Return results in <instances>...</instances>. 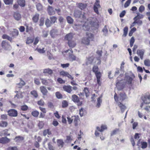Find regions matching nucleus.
Returning <instances> with one entry per match:
<instances>
[{
	"label": "nucleus",
	"mask_w": 150,
	"mask_h": 150,
	"mask_svg": "<svg viewBox=\"0 0 150 150\" xmlns=\"http://www.w3.org/2000/svg\"><path fill=\"white\" fill-rule=\"evenodd\" d=\"M8 115L9 116L15 117L18 115V112L17 110L14 109H11L8 111Z\"/></svg>",
	"instance_id": "1a4fd4ad"
},
{
	"label": "nucleus",
	"mask_w": 150,
	"mask_h": 150,
	"mask_svg": "<svg viewBox=\"0 0 150 150\" xmlns=\"http://www.w3.org/2000/svg\"><path fill=\"white\" fill-rule=\"evenodd\" d=\"M47 11L48 14L50 16L54 15L55 13L54 8L50 6H49L48 7Z\"/></svg>",
	"instance_id": "f8f14e48"
},
{
	"label": "nucleus",
	"mask_w": 150,
	"mask_h": 150,
	"mask_svg": "<svg viewBox=\"0 0 150 150\" xmlns=\"http://www.w3.org/2000/svg\"><path fill=\"white\" fill-rule=\"evenodd\" d=\"M10 141V139L6 137H2L0 139V143L3 144L8 143Z\"/></svg>",
	"instance_id": "2eb2a0df"
},
{
	"label": "nucleus",
	"mask_w": 150,
	"mask_h": 150,
	"mask_svg": "<svg viewBox=\"0 0 150 150\" xmlns=\"http://www.w3.org/2000/svg\"><path fill=\"white\" fill-rule=\"evenodd\" d=\"M143 102L145 104H149L150 103V95H146L142 99Z\"/></svg>",
	"instance_id": "4468645a"
},
{
	"label": "nucleus",
	"mask_w": 150,
	"mask_h": 150,
	"mask_svg": "<svg viewBox=\"0 0 150 150\" xmlns=\"http://www.w3.org/2000/svg\"><path fill=\"white\" fill-rule=\"evenodd\" d=\"M87 5L85 4L80 3L78 4V7L81 10H83L86 8Z\"/></svg>",
	"instance_id": "72a5a7b5"
},
{
	"label": "nucleus",
	"mask_w": 150,
	"mask_h": 150,
	"mask_svg": "<svg viewBox=\"0 0 150 150\" xmlns=\"http://www.w3.org/2000/svg\"><path fill=\"white\" fill-rule=\"evenodd\" d=\"M57 30L56 29H52L50 32V34L51 37L54 38L56 35H57Z\"/></svg>",
	"instance_id": "4be33fe9"
},
{
	"label": "nucleus",
	"mask_w": 150,
	"mask_h": 150,
	"mask_svg": "<svg viewBox=\"0 0 150 150\" xmlns=\"http://www.w3.org/2000/svg\"><path fill=\"white\" fill-rule=\"evenodd\" d=\"M8 129H5L3 131L0 132V136H9L10 134L8 133Z\"/></svg>",
	"instance_id": "5701e85b"
},
{
	"label": "nucleus",
	"mask_w": 150,
	"mask_h": 150,
	"mask_svg": "<svg viewBox=\"0 0 150 150\" xmlns=\"http://www.w3.org/2000/svg\"><path fill=\"white\" fill-rule=\"evenodd\" d=\"M13 1V0H4L5 4L7 5L12 4Z\"/></svg>",
	"instance_id": "4d7b16f0"
},
{
	"label": "nucleus",
	"mask_w": 150,
	"mask_h": 150,
	"mask_svg": "<svg viewBox=\"0 0 150 150\" xmlns=\"http://www.w3.org/2000/svg\"><path fill=\"white\" fill-rule=\"evenodd\" d=\"M128 31V28L127 26L125 27L124 29V34L123 35L125 37L126 36L127 34V32Z\"/></svg>",
	"instance_id": "bf43d9fd"
},
{
	"label": "nucleus",
	"mask_w": 150,
	"mask_h": 150,
	"mask_svg": "<svg viewBox=\"0 0 150 150\" xmlns=\"http://www.w3.org/2000/svg\"><path fill=\"white\" fill-rule=\"evenodd\" d=\"M50 21L52 24H54L57 22V18L55 16H52L50 17Z\"/></svg>",
	"instance_id": "4c0bfd02"
},
{
	"label": "nucleus",
	"mask_w": 150,
	"mask_h": 150,
	"mask_svg": "<svg viewBox=\"0 0 150 150\" xmlns=\"http://www.w3.org/2000/svg\"><path fill=\"white\" fill-rule=\"evenodd\" d=\"M74 34L70 33L66 35L64 37V40L68 41L72 40Z\"/></svg>",
	"instance_id": "9b49d317"
},
{
	"label": "nucleus",
	"mask_w": 150,
	"mask_h": 150,
	"mask_svg": "<svg viewBox=\"0 0 150 150\" xmlns=\"http://www.w3.org/2000/svg\"><path fill=\"white\" fill-rule=\"evenodd\" d=\"M20 82L17 84V86L18 88H21L25 85V83L22 79H20Z\"/></svg>",
	"instance_id": "2f4dec72"
},
{
	"label": "nucleus",
	"mask_w": 150,
	"mask_h": 150,
	"mask_svg": "<svg viewBox=\"0 0 150 150\" xmlns=\"http://www.w3.org/2000/svg\"><path fill=\"white\" fill-rule=\"evenodd\" d=\"M33 41V40L30 38L28 37L27 38L26 43L27 44H29L32 43Z\"/></svg>",
	"instance_id": "5fc2aeb1"
},
{
	"label": "nucleus",
	"mask_w": 150,
	"mask_h": 150,
	"mask_svg": "<svg viewBox=\"0 0 150 150\" xmlns=\"http://www.w3.org/2000/svg\"><path fill=\"white\" fill-rule=\"evenodd\" d=\"M67 118L69 124H71L73 122L75 126H77L80 122V119L78 115L72 116L71 117L68 116Z\"/></svg>",
	"instance_id": "7ed1b4c3"
},
{
	"label": "nucleus",
	"mask_w": 150,
	"mask_h": 150,
	"mask_svg": "<svg viewBox=\"0 0 150 150\" xmlns=\"http://www.w3.org/2000/svg\"><path fill=\"white\" fill-rule=\"evenodd\" d=\"M17 2L21 7H24L25 6L26 4L25 0H17Z\"/></svg>",
	"instance_id": "cd10ccee"
},
{
	"label": "nucleus",
	"mask_w": 150,
	"mask_h": 150,
	"mask_svg": "<svg viewBox=\"0 0 150 150\" xmlns=\"http://www.w3.org/2000/svg\"><path fill=\"white\" fill-rule=\"evenodd\" d=\"M69 58L71 60L73 61L76 60L77 59V57L73 54H72L70 55V56L69 57Z\"/></svg>",
	"instance_id": "de8ad7c7"
},
{
	"label": "nucleus",
	"mask_w": 150,
	"mask_h": 150,
	"mask_svg": "<svg viewBox=\"0 0 150 150\" xmlns=\"http://www.w3.org/2000/svg\"><path fill=\"white\" fill-rule=\"evenodd\" d=\"M64 52L65 53L68 52V55L69 57L70 55L72 54H73V51L72 50L71 48H70V49L65 51Z\"/></svg>",
	"instance_id": "8fccbe9b"
},
{
	"label": "nucleus",
	"mask_w": 150,
	"mask_h": 150,
	"mask_svg": "<svg viewBox=\"0 0 150 150\" xmlns=\"http://www.w3.org/2000/svg\"><path fill=\"white\" fill-rule=\"evenodd\" d=\"M83 91L86 96V97H88L89 96V94L88 88L87 87L85 88L83 90Z\"/></svg>",
	"instance_id": "603ef678"
},
{
	"label": "nucleus",
	"mask_w": 150,
	"mask_h": 150,
	"mask_svg": "<svg viewBox=\"0 0 150 150\" xmlns=\"http://www.w3.org/2000/svg\"><path fill=\"white\" fill-rule=\"evenodd\" d=\"M39 17V14L38 13H36L32 18L33 22L35 23H37L38 21Z\"/></svg>",
	"instance_id": "bb28decb"
},
{
	"label": "nucleus",
	"mask_w": 150,
	"mask_h": 150,
	"mask_svg": "<svg viewBox=\"0 0 150 150\" xmlns=\"http://www.w3.org/2000/svg\"><path fill=\"white\" fill-rule=\"evenodd\" d=\"M87 37L83 38L81 40V43L85 45H88L90 44V41H93L94 37L93 35L89 33H86Z\"/></svg>",
	"instance_id": "f03ea898"
},
{
	"label": "nucleus",
	"mask_w": 150,
	"mask_h": 150,
	"mask_svg": "<svg viewBox=\"0 0 150 150\" xmlns=\"http://www.w3.org/2000/svg\"><path fill=\"white\" fill-rule=\"evenodd\" d=\"M39 114V112L36 110H34L31 112V115L33 117H37L38 116Z\"/></svg>",
	"instance_id": "58836bf2"
},
{
	"label": "nucleus",
	"mask_w": 150,
	"mask_h": 150,
	"mask_svg": "<svg viewBox=\"0 0 150 150\" xmlns=\"http://www.w3.org/2000/svg\"><path fill=\"white\" fill-rule=\"evenodd\" d=\"M79 99V98L75 94H74L72 96V100L75 103L78 102Z\"/></svg>",
	"instance_id": "f704fd0d"
},
{
	"label": "nucleus",
	"mask_w": 150,
	"mask_h": 150,
	"mask_svg": "<svg viewBox=\"0 0 150 150\" xmlns=\"http://www.w3.org/2000/svg\"><path fill=\"white\" fill-rule=\"evenodd\" d=\"M94 59V57L93 56L89 57L87 58V60L86 62V64L88 65L89 64H91L92 63Z\"/></svg>",
	"instance_id": "b1692460"
},
{
	"label": "nucleus",
	"mask_w": 150,
	"mask_h": 150,
	"mask_svg": "<svg viewBox=\"0 0 150 150\" xmlns=\"http://www.w3.org/2000/svg\"><path fill=\"white\" fill-rule=\"evenodd\" d=\"M134 41L135 40L134 37H132L130 41V45L131 47H132L133 46Z\"/></svg>",
	"instance_id": "13d9d810"
},
{
	"label": "nucleus",
	"mask_w": 150,
	"mask_h": 150,
	"mask_svg": "<svg viewBox=\"0 0 150 150\" xmlns=\"http://www.w3.org/2000/svg\"><path fill=\"white\" fill-rule=\"evenodd\" d=\"M125 79L126 82L125 83L131 85L132 84V82L133 80V79L130 76H127L126 77Z\"/></svg>",
	"instance_id": "a211bd4d"
},
{
	"label": "nucleus",
	"mask_w": 150,
	"mask_h": 150,
	"mask_svg": "<svg viewBox=\"0 0 150 150\" xmlns=\"http://www.w3.org/2000/svg\"><path fill=\"white\" fill-rule=\"evenodd\" d=\"M45 19L44 17H41L40 18L39 21V25L40 26H43L44 23Z\"/></svg>",
	"instance_id": "864d4df0"
},
{
	"label": "nucleus",
	"mask_w": 150,
	"mask_h": 150,
	"mask_svg": "<svg viewBox=\"0 0 150 150\" xmlns=\"http://www.w3.org/2000/svg\"><path fill=\"white\" fill-rule=\"evenodd\" d=\"M8 125V123L6 121H1L0 123V126L2 127H6Z\"/></svg>",
	"instance_id": "c03bdc74"
},
{
	"label": "nucleus",
	"mask_w": 150,
	"mask_h": 150,
	"mask_svg": "<svg viewBox=\"0 0 150 150\" xmlns=\"http://www.w3.org/2000/svg\"><path fill=\"white\" fill-rule=\"evenodd\" d=\"M60 75L64 76H67L69 79H70L72 81L71 82V83L72 85H77V84L76 83L74 80V78L70 75L68 72L65 71H62L60 72Z\"/></svg>",
	"instance_id": "20e7f679"
},
{
	"label": "nucleus",
	"mask_w": 150,
	"mask_h": 150,
	"mask_svg": "<svg viewBox=\"0 0 150 150\" xmlns=\"http://www.w3.org/2000/svg\"><path fill=\"white\" fill-rule=\"evenodd\" d=\"M63 88L64 91L68 93H71L72 91V87L70 86L64 85L63 86Z\"/></svg>",
	"instance_id": "ddd939ff"
},
{
	"label": "nucleus",
	"mask_w": 150,
	"mask_h": 150,
	"mask_svg": "<svg viewBox=\"0 0 150 150\" xmlns=\"http://www.w3.org/2000/svg\"><path fill=\"white\" fill-rule=\"evenodd\" d=\"M66 19L68 23L70 24H72L73 23L74 20L70 16H67Z\"/></svg>",
	"instance_id": "79ce46f5"
},
{
	"label": "nucleus",
	"mask_w": 150,
	"mask_h": 150,
	"mask_svg": "<svg viewBox=\"0 0 150 150\" xmlns=\"http://www.w3.org/2000/svg\"><path fill=\"white\" fill-rule=\"evenodd\" d=\"M7 150H18L16 146L9 147L7 149Z\"/></svg>",
	"instance_id": "774afa93"
},
{
	"label": "nucleus",
	"mask_w": 150,
	"mask_h": 150,
	"mask_svg": "<svg viewBox=\"0 0 150 150\" xmlns=\"http://www.w3.org/2000/svg\"><path fill=\"white\" fill-rule=\"evenodd\" d=\"M40 38L38 37H37L35 38L33 44L34 45H35L39 41Z\"/></svg>",
	"instance_id": "338daca9"
},
{
	"label": "nucleus",
	"mask_w": 150,
	"mask_h": 150,
	"mask_svg": "<svg viewBox=\"0 0 150 150\" xmlns=\"http://www.w3.org/2000/svg\"><path fill=\"white\" fill-rule=\"evenodd\" d=\"M55 96L57 98L59 99H62L63 97L62 94L59 91L56 92Z\"/></svg>",
	"instance_id": "a18cd8bd"
},
{
	"label": "nucleus",
	"mask_w": 150,
	"mask_h": 150,
	"mask_svg": "<svg viewBox=\"0 0 150 150\" xmlns=\"http://www.w3.org/2000/svg\"><path fill=\"white\" fill-rule=\"evenodd\" d=\"M85 13H82L81 12V11H77L74 13V16L77 18H81L83 20L86 19V17L85 16Z\"/></svg>",
	"instance_id": "6e6552de"
},
{
	"label": "nucleus",
	"mask_w": 150,
	"mask_h": 150,
	"mask_svg": "<svg viewBox=\"0 0 150 150\" xmlns=\"http://www.w3.org/2000/svg\"><path fill=\"white\" fill-rule=\"evenodd\" d=\"M57 81L60 83L62 84L65 83V81L63 80L61 78H58L57 79Z\"/></svg>",
	"instance_id": "69168bd1"
},
{
	"label": "nucleus",
	"mask_w": 150,
	"mask_h": 150,
	"mask_svg": "<svg viewBox=\"0 0 150 150\" xmlns=\"http://www.w3.org/2000/svg\"><path fill=\"white\" fill-rule=\"evenodd\" d=\"M48 147L49 150H55L54 148L51 144L50 142L48 144Z\"/></svg>",
	"instance_id": "0e129e2a"
},
{
	"label": "nucleus",
	"mask_w": 150,
	"mask_h": 150,
	"mask_svg": "<svg viewBox=\"0 0 150 150\" xmlns=\"http://www.w3.org/2000/svg\"><path fill=\"white\" fill-rule=\"evenodd\" d=\"M144 52L145 51L144 49H138L137 51V54L138 56L140 57L141 59L142 60L143 59Z\"/></svg>",
	"instance_id": "9d476101"
},
{
	"label": "nucleus",
	"mask_w": 150,
	"mask_h": 150,
	"mask_svg": "<svg viewBox=\"0 0 150 150\" xmlns=\"http://www.w3.org/2000/svg\"><path fill=\"white\" fill-rule=\"evenodd\" d=\"M141 147L142 149L146 148L147 146V144L146 142L142 141L141 142Z\"/></svg>",
	"instance_id": "37998d69"
},
{
	"label": "nucleus",
	"mask_w": 150,
	"mask_h": 150,
	"mask_svg": "<svg viewBox=\"0 0 150 150\" xmlns=\"http://www.w3.org/2000/svg\"><path fill=\"white\" fill-rule=\"evenodd\" d=\"M101 129H100V127H96L98 131L100 132H103L104 130L106 129H107V127L106 125H101L100 127Z\"/></svg>",
	"instance_id": "a878e982"
},
{
	"label": "nucleus",
	"mask_w": 150,
	"mask_h": 150,
	"mask_svg": "<svg viewBox=\"0 0 150 150\" xmlns=\"http://www.w3.org/2000/svg\"><path fill=\"white\" fill-rule=\"evenodd\" d=\"M57 145L60 149L62 148L64 144V143L63 140L61 139H58L57 141Z\"/></svg>",
	"instance_id": "412c9836"
},
{
	"label": "nucleus",
	"mask_w": 150,
	"mask_h": 150,
	"mask_svg": "<svg viewBox=\"0 0 150 150\" xmlns=\"http://www.w3.org/2000/svg\"><path fill=\"white\" fill-rule=\"evenodd\" d=\"M52 24L48 18H47L45 22V24L47 27H49L51 26Z\"/></svg>",
	"instance_id": "a19ab883"
},
{
	"label": "nucleus",
	"mask_w": 150,
	"mask_h": 150,
	"mask_svg": "<svg viewBox=\"0 0 150 150\" xmlns=\"http://www.w3.org/2000/svg\"><path fill=\"white\" fill-rule=\"evenodd\" d=\"M118 105L120 108L121 111L122 113L126 109V106L121 102H119L118 103Z\"/></svg>",
	"instance_id": "aec40b11"
},
{
	"label": "nucleus",
	"mask_w": 150,
	"mask_h": 150,
	"mask_svg": "<svg viewBox=\"0 0 150 150\" xmlns=\"http://www.w3.org/2000/svg\"><path fill=\"white\" fill-rule=\"evenodd\" d=\"M100 1L99 0H96L93 6V10L94 12L97 14H98L99 12L98 9L100 8Z\"/></svg>",
	"instance_id": "0eeeda50"
},
{
	"label": "nucleus",
	"mask_w": 150,
	"mask_h": 150,
	"mask_svg": "<svg viewBox=\"0 0 150 150\" xmlns=\"http://www.w3.org/2000/svg\"><path fill=\"white\" fill-rule=\"evenodd\" d=\"M21 109L22 111H26L28 109V107L26 105H24L21 106Z\"/></svg>",
	"instance_id": "6e6d98bb"
},
{
	"label": "nucleus",
	"mask_w": 150,
	"mask_h": 150,
	"mask_svg": "<svg viewBox=\"0 0 150 150\" xmlns=\"http://www.w3.org/2000/svg\"><path fill=\"white\" fill-rule=\"evenodd\" d=\"M85 111L84 109L82 108L79 110V114L81 117H82Z\"/></svg>",
	"instance_id": "052dcab7"
},
{
	"label": "nucleus",
	"mask_w": 150,
	"mask_h": 150,
	"mask_svg": "<svg viewBox=\"0 0 150 150\" xmlns=\"http://www.w3.org/2000/svg\"><path fill=\"white\" fill-rule=\"evenodd\" d=\"M144 65L147 67H150V60L148 59H145L144 61Z\"/></svg>",
	"instance_id": "49530a36"
},
{
	"label": "nucleus",
	"mask_w": 150,
	"mask_h": 150,
	"mask_svg": "<svg viewBox=\"0 0 150 150\" xmlns=\"http://www.w3.org/2000/svg\"><path fill=\"white\" fill-rule=\"evenodd\" d=\"M126 83L123 81V80H121L120 81L117 80L116 81V86L120 90L123 89L125 86Z\"/></svg>",
	"instance_id": "39448f33"
},
{
	"label": "nucleus",
	"mask_w": 150,
	"mask_h": 150,
	"mask_svg": "<svg viewBox=\"0 0 150 150\" xmlns=\"http://www.w3.org/2000/svg\"><path fill=\"white\" fill-rule=\"evenodd\" d=\"M126 97L125 93H120V94L119 100L121 102H122Z\"/></svg>",
	"instance_id": "c85d7f7f"
},
{
	"label": "nucleus",
	"mask_w": 150,
	"mask_h": 150,
	"mask_svg": "<svg viewBox=\"0 0 150 150\" xmlns=\"http://www.w3.org/2000/svg\"><path fill=\"white\" fill-rule=\"evenodd\" d=\"M119 131V129H115L113 130L110 133L111 136H112L117 134Z\"/></svg>",
	"instance_id": "09e8293b"
},
{
	"label": "nucleus",
	"mask_w": 150,
	"mask_h": 150,
	"mask_svg": "<svg viewBox=\"0 0 150 150\" xmlns=\"http://www.w3.org/2000/svg\"><path fill=\"white\" fill-rule=\"evenodd\" d=\"M2 38L4 39H7L10 42H12V37H10L6 34H3L2 36Z\"/></svg>",
	"instance_id": "c756f323"
},
{
	"label": "nucleus",
	"mask_w": 150,
	"mask_h": 150,
	"mask_svg": "<svg viewBox=\"0 0 150 150\" xmlns=\"http://www.w3.org/2000/svg\"><path fill=\"white\" fill-rule=\"evenodd\" d=\"M68 44L69 47L71 49L74 47L76 45V42L72 40L69 41L68 42Z\"/></svg>",
	"instance_id": "f3484780"
},
{
	"label": "nucleus",
	"mask_w": 150,
	"mask_h": 150,
	"mask_svg": "<svg viewBox=\"0 0 150 150\" xmlns=\"http://www.w3.org/2000/svg\"><path fill=\"white\" fill-rule=\"evenodd\" d=\"M41 79L42 80V84L45 85H48L49 81H51V79H49L48 80H46L43 79Z\"/></svg>",
	"instance_id": "e433bc0d"
},
{
	"label": "nucleus",
	"mask_w": 150,
	"mask_h": 150,
	"mask_svg": "<svg viewBox=\"0 0 150 150\" xmlns=\"http://www.w3.org/2000/svg\"><path fill=\"white\" fill-rule=\"evenodd\" d=\"M30 94L34 98H37L38 96L37 91L35 90H33L30 92Z\"/></svg>",
	"instance_id": "c9c22d12"
},
{
	"label": "nucleus",
	"mask_w": 150,
	"mask_h": 150,
	"mask_svg": "<svg viewBox=\"0 0 150 150\" xmlns=\"http://www.w3.org/2000/svg\"><path fill=\"white\" fill-rule=\"evenodd\" d=\"M13 17L15 20L17 21L19 20L21 18V16L18 12H14L13 14Z\"/></svg>",
	"instance_id": "393cba45"
},
{
	"label": "nucleus",
	"mask_w": 150,
	"mask_h": 150,
	"mask_svg": "<svg viewBox=\"0 0 150 150\" xmlns=\"http://www.w3.org/2000/svg\"><path fill=\"white\" fill-rule=\"evenodd\" d=\"M45 48H43L42 49L37 48L36 50L40 53H43L45 52V51L44 50Z\"/></svg>",
	"instance_id": "680f3d73"
},
{
	"label": "nucleus",
	"mask_w": 150,
	"mask_h": 150,
	"mask_svg": "<svg viewBox=\"0 0 150 150\" xmlns=\"http://www.w3.org/2000/svg\"><path fill=\"white\" fill-rule=\"evenodd\" d=\"M37 104L40 106H43L45 104V102L42 99H41L37 102Z\"/></svg>",
	"instance_id": "3c124183"
},
{
	"label": "nucleus",
	"mask_w": 150,
	"mask_h": 150,
	"mask_svg": "<svg viewBox=\"0 0 150 150\" xmlns=\"http://www.w3.org/2000/svg\"><path fill=\"white\" fill-rule=\"evenodd\" d=\"M99 68L96 65H94L93 67L92 71L95 73L97 79V83L99 86L101 85V77L102 76L101 73L98 71Z\"/></svg>",
	"instance_id": "f257e3e1"
},
{
	"label": "nucleus",
	"mask_w": 150,
	"mask_h": 150,
	"mask_svg": "<svg viewBox=\"0 0 150 150\" xmlns=\"http://www.w3.org/2000/svg\"><path fill=\"white\" fill-rule=\"evenodd\" d=\"M1 46L2 49L3 48L6 50H8L11 47L9 43L6 40L2 41Z\"/></svg>",
	"instance_id": "423d86ee"
},
{
	"label": "nucleus",
	"mask_w": 150,
	"mask_h": 150,
	"mask_svg": "<svg viewBox=\"0 0 150 150\" xmlns=\"http://www.w3.org/2000/svg\"><path fill=\"white\" fill-rule=\"evenodd\" d=\"M40 88L43 95L46 96L47 95L48 92L45 87L44 86H41L40 87Z\"/></svg>",
	"instance_id": "6ab92c4d"
},
{
	"label": "nucleus",
	"mask_w": 150,
	"mask_h": 150,
	"mask_svg": "<svg viewBox=\"0 0 150 150\" xmlns=\"http://www.w3.org/2000/svg\"><path fill=\"white\" fill-rule=\"evenodd\" d=\"M62 107L64 108L67 107L68 106V103L66 100H64L62 102Z\"/></svg>",
	"instance_id": "ea45409f"
},
{
	"label": "nucleus",
	"mask_w": 150,
	"mask_h": 150,
	"mask_svg": "<svg viewBox=\"0 0 150 150\" xmlns=\"http://www.w3.org/2000/svg\"><path fill=\"white\" fill-rule=\"evenodd\" d=\"M24 139L23 137L19 136L16 137L14 139L16 142H19Z\"/></svg>",
	"instance_id": "473e14b6"
},
{
	"label": "nucleus",
	"mask_w": 150,
	"mask_h": 150,
	"mask_svg": "<svg viewBox=\"0 0 150 150\" xmlns=\"http://www.w3.org/2000/svg\"><path fill=\"white\" fill-rule=\"evenodd\" d=\"M36 7L37 10L40 11L42 10V5L39 3L38 4L36 5Z\"/></svg>",
	"instance_id": "e2e57ef3"
},
{
	"label": "nucleus",
	"mask_w": 150,
	"mask_h": 150,
	"mask_svg": "<svg viewBox=\"0 0 150 150\" xmlns=\"http://www.w3.org/2000/svg\"><path fill=\"white\" fill-rule=\"evenodd\" d=\"M18 30L14 29L13 31L11 32L10 35L11 36L12 38H14L18 35Z\"/></svg>",
	"instance_id": "dca6fc26"
},
{
	"label": "nucleus",
	"mask_w": 150,
	"mask_h": 150,
	"mask_svg": "<svg viewBox=\"0 0 150 150\" xmlns=\"http://www.w3.org/2000/svg\"><path fill=\"white\" fill-rule=\"evenodd\" d=\"M43 73L51 75L52 74L53 71L52 69L47 68L44 70Z\"/></svg>",
	"instance_id": "7c9ffc66"
}]
</instances>
